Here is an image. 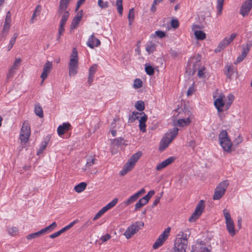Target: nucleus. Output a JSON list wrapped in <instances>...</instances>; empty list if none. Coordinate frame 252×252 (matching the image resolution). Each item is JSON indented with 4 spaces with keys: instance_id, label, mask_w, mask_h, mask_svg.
I'll use <instances>...</instances> for the list:
<instances>
[{
    "instance_id": "nucleus-1",
    "label": "nucleus",
    "mask_w": 252,
    "mask_h": 252,
    "mask_svg": "<svg viewBox=\"0 0 252 252\" xmlns=\"http://www.w3.org/2000/svg\"><path fill=\"white\" fill-rule=\"evenodd\" d=\"M71 0H60L59 5L57 11V15L58 16H62L59 28L58 30V35L57 40H59L64 31V26L67 20L69 13V9H68V5Z\"/></svg>"
},
{
    "instance_id": "nucleus-2",
    "label": "nucleus",
    "mask_w": 252,
    "mask_h": 252,
    "mask_svg": "<svg viewBox=\"0 0 252 252\" xmlns=\"http://www.w3.org/2000/svg\"><path fill=\"white\" fill-rule=\"evenodd\" d=\"M79 68V58L78 52L76 48L72 50L68 63V75L69 76H75L78 73Z\"/></svg>"
},
{
    "instance_id": "nucleus-3",
    "label": "nucleus",
    "mask_w": 252,
    "mask_h": 252,
    "mask_svg": "<svg viewBox=\"0 0 252 252\" xmlns=\"http://www.w3.org/2000/svg\"><path fill=\"white\" fill-rule=\"evenodd\" d=\"M219 140L220 144L223 150L228 153L231 151L232 143L225 130H222L219 134Z\"/></svg>"
},
{
    "instance_id": "nucleus-4",
    "label": "nucleus",
    "mask_w": 252,
    "mask_h": 252,
    "mask_svg": "<svg viewBox=\"0 0 252 252\" xmlns=\"http://www.w3.org/2000/svg\"><path fill=\"white\" fill-rule=\"evenodd\" d=\"M182 233V237L176 239L174 244L175 252H186V249L188 246V239L187 234H184L183 232Z\"/></svg>"
},
{
    "instance_id": "nucleus-5",
    "label": "nucleus",
    "mask_w": 252,
    "mask_h": 252,
    "mask_svg": "<svg viewBox=\"0 0 252 252\" xmlns=\"http://www.w3.org/2000/svg\"><path fill=\"white\" fill-rule=\"evenodd\" d=\"M229 185V183L228 180H225L219 183L215 189L213 199H220L224 194Z\"/></svg>"
},
{
    "instance_id": "nucleus-6",
    "label": "nucleus",
    "mask_w": 252,
    "mask_h": 252,
    "mask_svg": "<svg viewBox=\"0 0 252 252\" xmlns=\"http://www.w3.org/2000/svg\"><path fill=\"white\" fill-rule=\"evenodd\" d=\"M143 221H136L127 227L124 235L126 239H130L133 235L136 234L140 229L144 226Z\"/></svg>"
},
{
    "instance_id": "nucleus-7",
    "label": "nucleus",
    "mask_w": 252,
    "mask_h": 252,
    "mask_svg": "<svg viewBox=\"0 0 252 252\" xmlns=\"http://www.w3.org/2000/svg\"><path fill=\"white\" fill-rule=\"evenodd\" d=\"M223 214L225 220L226 229L231 236H234L235 234V229L234 228V223L231 219L230 212L228 210L224 209Z\"/></svg>"
},
{
    "instance_id": "nucleus-8",
    "label": "nucleus",
    "mask_w": 252,
    "mask_h": 252,
    "mask_svg": "<svg viewBox=\"0 0 252 252\" xmlns=\"http://www.w3.org/2000/svg\"><path fill=\"white\" fill-rule=\"evenodd\" d=\"M31 135V128L27 122H24L21 129L19 139L21 142L26 143Z\"/></svg>"
},
{
    "instance_id": "nucleus-9",
    "label": "nucleus",
    "mask_w": 252,
    "mask_h": 252,
    "mask_svg": "<svg viewBox=\"0 0 252 252\" xmlns=\"http://www.w3.org/2000/svg\"><path fill=\"white\" fill-rule=\"evenodd\" d=\"M204 209V205L203 200H201L199 201V203L197 205L194 212L189 217V221L192 222H194L202 214Z\"/></svg>"
},
{
    "instance_id": "nucleus-10",
    "label": "nucleus",
    "mask_w": 252,
    "mask_h": 252,
    "mask_svg": "<svg viewBox=\"0 0 252 252\" xmlns=\"http://www.w3.org/2000/svg\"><path fill=\"white\" fill-rule=\"evenodd\" d=\"M170 231V228H166L162 234L158 237V239L156 241L153 246L154 249H157L160 247L163 243L165 241L169 236Z\"/></svg>"
},
{
    "instance_id": "nucleus-11",
    "label": "nucleus",
    "mask_w": 252,
    "mask_h": 252,
    "mask_svg": "<svg viewBox=\"0 0 252 252\" xmlns=\"http://www.w3.org/2000/svg\"><path fill=\"white\" fill-rule=\"evenodd\" d=\"M252 8V0H246L242 5L240 13L245 17L248 15Z\"/></svg>"
},
{
    "instance_id": "nucleus-12",
    "label": "nucleus",
    "mask_w": 252,
    "mask_h": 252,
    "mask_svg": "<svg viewBox=\"0 0 252 252\" xmlns=\"http://www.w3.org/2000/svg\"><path fill=\"white\" fill-rule=\"evenodd\" d=\"M237 34L235 33H232L229 37L224 38L218 45V49L219 51L228 46L235 38Z\"/></svg>"
},
{
    "instance_id": "nucleus-13",
    "label": "nucleus",
    "mask_w": 252,
    "mask_h": 252,
    "mask_svg": "<svg viewBox=\"0 0 252 252\" xmlns=\"http://www.w3.org/2000/svg\"><path fill=\"white\" fill-rule=\"evenodd\" d=\"M145 190L144 189H141L140 190L136 192L131 196H130L127 200L124 202V204L126 206H128L132 203L136 201L138 198L142 194L145 193Z\"/></svg>"
},
{
    "instance_id": "nucleus-14",
    "label": "nucleus",
    "mask_w": 252,
    "mask_h": 252,
    "mask_svg": "<svg viewBox=\"0 0 252 252\" xmlns=\"http://www.w3.org/2000/svg\"><path fill=\"white\" fill-rule=\"evenodd\" d=\"M53 66L52 62L47 61L44 64L43 68V71L41 74L40 77L42 82L47 77Z\"/></svg>"
},
{
    "instance_id": "nucleus-15",
    "label": "nucleus",
    "mask_w": 252,
    "mask_h": 252,
    "mask_svg": "<svg viewBox=\"0 0 252 252\" xmlns=\"http://www.w3.org/2000/svg\"><path fill=\"white\" fill-rule=\"evenodd\" d=\"M100 43V41L95 37L94 33L90 36L87 42V46L92 49H93L94 47L99 46Z\"/></svg>"
},
{
    "instance_id": "nucleus-16",
    "label": "nucleus",
    "mask_w": 252,
    "mask_h": 252,
    "mask_svg": "<svg viewBox=\"0 0 252 252\" xmlns=\"http://www.w3.org/2000/svg\"><path fill=\"white\" fill-rule=\"evenodd\" d=\"M224 96L220 95L219 98L214 101V105L219 112H221L223 111V107H225V104L223 101Z\"/></svg>"
},
{
    "instance_id": "nucleus-17",
    "label": "nucleus",
    "mask_w": 252,
    "mask_h": 252,
    "mask_svg": "<svg viewBox=\"0 0 252 252\" xmlns=\"http://www.w3.org/2000/svg\"><path fill=\"white\" fill-rule=\"evenodd\" d=\"M175 158L173 157H170L166 159L165 160L163 161L161 163H159L156 167V169L158 171H160L163 169L164 168L167 166L168 165L172 163Z\"/></svg>"
},
{
    "instance_id": "nucleus-18",
    "label": "nucleus",
    "mask_w": 252,
    "mask_h": 252,
    "mask_svg": "<svg viewBox=\"0 0 252 252\" xmlns=\"http://www.w3.org/2000/svg\"><path fill=\"white\" fill-rule=\"evenodd\" d=\"M70 127V124L68 123H63L62 125L59 126L57 128V132L58 135L61 136L65 132L68 131Z\"/></svg>"
},
{
    "instance_id": "nucleus-19",
    "label": "nucleus",
    "mask_w": 252,
    "mask_h": 252,
    "mask_svg": "<svg viewBox=\"0 0 252 252\" xmlns=\"http://www.w3.org/2000/svg\"><path fill=\"white\" fill-rule=\"evenodd\" d=\"M147 116L144 113H143V115L140 117L139 121V127L140 130L145 132L146 131V122L147 120Z\"/></svg>"
},
{
    "instance_id": "nucleus-20",
    "label": "nucleus",
    "mask_w": 252,
    "mask_h": 252,
    "mask_svg": "<svg viewBox=\"0 0 252 252\" xmlns=\"http://www.w3.org/2000/svg\"><path fill=\"white\" fill-rule=\"evenodd\" d=\"M172 141V138H170L168 136H167L166 134L163 137L161 142L160 145L159 147V149L161 151H163L165 150V148H166L169 144L171 143V142Z\"/></svg>"
},
{
    "instance_id": "nucleus-21",
    "label": "nucleus",
    "mask_w": 252,
    "mask_h": 252,
    "mask_svg": "<svg viewBox=\"0 0 252 252\" xmlns=\"http://www.w3.org/2000/svg\"><path fill=\"white\" fill-rule=\"evenodd\" d=\"M135 164L132 161L128 160L124 165L123 169L120 171L121 175H124L130 171L134 166Z\"/></svg>"
},
{
    "instance_id": "nucleus-22",
    "label": "nucleus",
    "mask_w": 252,
    "mask_h": 252,
    "mask_svg": "<svg viewBox=\"0 0 252 252\" xmlns=\"http://www.w3.org/2000/svg\"><path fill=\"white\" fill-rule=\"evenodd\" d=\"M82 17V13H78L74 18L73 19L71 24L70 26V28L72 29H75L78 26L81 19Z\"/></svg>"
},
{
    "instance_id": "nucleus-23",
    "label": "nucleus",
    "mask_w": 252,
    "mask_h": 252,
    "mask_svg": "<svg viewBox=\"0 0 252 252\" xmlns=\"http://www.w3.org/2000/svg\"><path fill=\"white\" fill-rule=\"evenodd\" d=\"M252 47V41L248 40L246 44L242 46V53L244 55L247 56L249 53L251 47Z\"/></svg>"
},
{
    "instance_id": "nucleus-24",
    "label": "nucleus",
    "mask_w": 252,
    "mask_h": 252,
    "mask_svg": "<svg viewBox=\"0 0 252 252\" xmlns=\"http://www.w3.org/2000/svg\"><path fill=\"white\" fill-rule=\"evenodd\" d=\"M227 71L225 72V74L227 78L231 79L233 76L236 73V69L234 67L231 66H227Z\"/></svg>"
},
{
    "instance_id": "nucleus-25",
    "label": "nucleus",
    "mask_w": 252,
    "mask_h": 252,
    "mask_svg": "<svg viewBox=\"0 0 252 252\" xmlns=\"http://www.w3.org/2000/svg\"><path fill=\"white\" fill-rule=\"evenodd\" d=\"M57 225V224L56 222H54L49 226L41 229V232H42V234L43 235L48 232H51L56 227Z\"/></svg>"
},
{
    "instance_id": "nucleus-26",
    "label": "nucleus",
    "mask_w": 252,
    "mask_h": 252,
    "mask_svg": "<svg viewBox=\"0 0 252 252\" xmlns=\"http://www.w3.org/2000/svg\"><path fill=\"white\" fill-rule=\"evenodd\" d=\"M148 201L143 197L135 205V211H137L148 203Z\"/></svg>"
},
{
    "instance_id": "nucleus-27",
    "label": "nucleus",
    "mask_w": 252,
    "mask_h": 252,
    "mask_svg": "<svg viewBox=\"0 0 252 252\" xmlns=\"http://www.w3.org/2000/svg\"><path fill=\"white\" fill-rule=\"evenodd\" d=\"M143 113L132 112V114L129 117L128 123H133L135 120H138L140 115H143Z\"/></svg>"
},
{
    "instance_id": "nucleus-28",
    "label": "nucleus",
    "mask_w": 252,
    "mask_h": 252,
    "mask_svg": "<svg viewBox=\"0 0 252 252\" xmlns=\"http://www.w3.org/2000/svg\"><path fill=\"white\" fill-rule=\"evenodd\" d=\"M199 63H197V65H199ZM206 73V69L204 66H198L197 68V76L199 78H202L205 77Z\"/></svg>"
},
{
    "instance_id": "nucleus-29",
    "label": "nucleus",
    "mask_w": 252,
    "mask_h": 252,
    "mask_svg": "<svg viewBox=\"0 0 252 252\" xmlns=\"http://www.w3.org/2000/svg\"><path fill=\"white\" fill-rule=\"evenodd\" d=\"M87 184L85 182H81L75 186L74 187V190L77 192H81L83 191L86 188Z\"/></svg>"
},
{
    "instance_id": "nucleus-30",
    "label": "nucleus",
    "mask_w": 252,
    "mask_h": 252,
    "mask_svg": "<svg viewBox=\"0 0 252 252\" xmlns=\"http://www.w3.org/2000/svg\"><path fill=\"white\" fill-rule=\"evenodd\" d=\"M191 122V120L189 118L186 119H181L178 120V124L180 126H188Z\"/></svg>"
},
{
    "instance_id": "nucleus-31",
    "label": "nucleus",
    "mask_w": 252,
    "mask_h": 252,
    "mask_svg": "<svg viewBox=\"0 0 252 252\" xmlns=\"http://www.w3.org/2000/svg\"><path fill=\"white\" fill-rule=\"evenodd\" d=\"M142 152L139 151L136 153L133 154L128 159V160L132 161L134 164H135L136 162L137 161L138 159L142 156Z\"/></svg>"
},
{
    "instance_id": "nucleus-32",
    "label": "nucleus",
    "mask_w": 252,
    "mask_h": 252,
    "mask_svg": "<svg viewBox=\"0 0 252 252\" xmlns=\"http://www.w3.org/2000/svg\"><path fill=\"white\" fill-rule=\"evenodd\" d=\"M194 35L198 40H203L206 37V34L202 31H195Z\"/></svg>"
},
{
    "instance_id": "nucleus-33",
    "label": "nucleus",
    "mask_w": 252,
    "mask_h": 252,
    "mask_svg": "<svg viewBox=\"0 0 252 252\" xmlns=\"http://www.w3.org/2000/svg\"><path fill=\"white\" fill-rule=\"evenodd\" d=\"M224 0H217V15H220L222 13Z\"/></svg>"
},
{
    "instance_id": "nucleus-34",
    "label": "nucleus",
    "mask_w": 252,
    "mask_h": 252,
    "mask_svg": "<svg viewBox=\"0 0 252 252\" xmlns=\"http://www.w3.org/2000/svg\"><path fill=\"white\" fill-rule=\"evenodd\" d=\"M123 0H116V5L119 14L122 16L123 12Z\"/></svg>"
},
{
    "instance_id": "nucleus-35",
    "label": "nucleus",
    "mask_w": 252,
    "mask_h": 252,
    "mask_svg": "<svg viewBox=\"0 0 252 252\" xmlns=\"http://www.w3.org/2000/svg\"><path fill=\"white\" fill-rule=\"evenodd\" d=\"M43 235L41 231L39 230L38 232L31 233L27 236V239L28 240H32L40 237Z\"/></svg>"
},
{
    "instance_id": "nucleus-36",
    "label": "nucleus",
    "mask_w": 252,
    "mask_h": 252,
    "mask_svg": "<svg viewBox=\"0 0 252 252\" xmlns=\"http://www.w3.org/2000/svg\"><path fill=\"white\" fill-rule=\"evenodd\" d=\"M17 70V69L13 68L12 67H11L9 68V71L6 75V80L7 81H8L10 79L13 77Z\"/></svg>"
},
{
    "instance_id": "nucleus-37",
    "label": "nucleus",
    "mask_w": 252,
    "mask_h": 252,
    "mask_svg": "<svg viewBox=\"0 0 252 252\" xmlns=\"http://www.w3.org/2000/svg\"><path fill=\"white\" fill-rule=\"evenodd\" d=\"M34 112L36 115L39 116L40 118H42L43 117V112L42 107L39 104L35 105Z\"/></svg>"
},
{
    "instance_id": "nucleus-38",
    "label": "nucleus",
    "mask_w": 252,
    "mask_h": 252,
    "mask_svg": "<svg viewBox=\"0 0 252 252\" xmlns=\"http://www.w3.org/2000/svg\"><path fill=\"white\" fill-rule=\"evenodd\" d=\"M179 129L177 127L174 128L169 133L166 134L170 138H172V140L177 136L178 134Z\"/></svg>"
},
{
    "instance_id": "nucleus-39",
    "label": "nucleus",
    "mask_w": 252,
    "mask_h": 252,
    "mask_svg": "<svg viewBox=\"0 0 252 252\" xmlns=\"http://www.w3.org/2000/svg\"><path fill=\"white\" fill-rule=\"evenodd\" d=\"M227 99L228 102L225 104L226 109H227L229 108V107L230 106L231 104H232V103L233 102V101L234 100V97L233 95H232L231 94H229L227 96Z\"/></svg>"
},
{
    "instance_id": "nucleus-40",
    "label": "nucleus",
    "mask_w": 252,
    "mask_h": 252,
    "mask_svg": "<svg viewBox=\"0 0 252 252\" xmlns=\"http://www.w3.org/2000/svg\"><path fill=\"white\" fill-rule=\"evenodd\" d=\"M135 107L139 111H142L145 109L144 103L141 100H139L135 103Z\"/></svg>"
},
{
    "instance_id": "nucleus-41",
    "label": "nucleus",
    "mask_w": 252,
    "mask_h": 252,
    "mask_svg": "<svg viewBox=\"0 0 252 252\" xmlns=\"http://www.w3.org/2000/svg\"><path fill=\"white\" fill-rule=\"evenodd\" d=\"M41 10V6L40 5H38L36 6L34 11L32 14V17L31 18V23H32L34 22V20L35 17L37 16V13L39 14Z\"/></svg>"
},
{
    "instance_id": "nucleus-42",
    "label": "nucleus",
    "mask_w": 252,
    "mask_h": 252,
    "mask_svg": "<svg viewBox=\"0 0 252 252\" xmlns=\"http://www.w3.org/2000/svg\"><path fill=\"white\" fill-rule=\"evenodd\" d=\"M96 159L94 157H90L88 158L86 166L87 167H90L95 164Z\"/></svg>"
},
{
    "instance_id": "nucleus-43",
    "label": "nucleus",
    "mask_w": 252,
    "mask_h": 252,
    "mask_svg": "<svg viewBox=\"0 0 252 252\" xmlns=\"http://www.w3.org/2000/svg\"><path fill=\"white\" fill-rule=\"evenodd\" d=\"M142 81L140 79L136 78L134 81L133 87L135 89H139L142 87Z\"/></svg>"
},
{
    "instance_id": "nucleus-44",
    "label": "nucleus",
    "mask_w": 252,
    "mask_h": 252,
    "mask_svg": "<svg viewBox=\"0 0 252 252\" xmlns=\"http://www.w3.org/2000/svg\"><path fill=\"white\" fill-rule=\"evenodd\" d=\"M8 233L11 236H15L18 233V229L16 227H11L7 229Z\"/></svg>"
},
{
    "instance_id": "nucleus-45",
    "label": "nucleus",
    "mask_w": 252,
    "mask_h": 252,
    "mask_svg": "<svg viewBox=\"0 0 252 252\" xmlns=\"http://www.w3.org/2000/svg\"><path fill=\"white\" fill-rule=\"evenodd\" d=\"M97 65L94 64L92 65L89 70V75L94 76V74L97 70Z\"/></svg>"
},
{
    "instance_id": "nucleus-46",
    "label": "nucleus",
    "mask_w": 252,
    "mask_h": 252,
    "mask_svg": "<svg viewBox=\"0 0 252 252\" xmlns=\"http://www.w3.org/2000/svg\"><path fill=\"white\" fill-rule=\"evenodd\" d=\"M156 50L155 45L153 43H150L146 47V50L147 52L150 54Z\"/></svg>"
},
{
    "instance_id": "nucleus-47",
    "label": "nucleus",
    "mask_w": 252,
    "mask_h": 252,
    "mask_svg": "<svg viewBox=\"0 0 252 252\" xmlns=\"http://www.w3.org/2000/svg\"><path fill=\"white\" fill-rule=\"evenodd\" d=\"M97 4L101 8H105L108 7L109 6L108 1H104L102 0H98L97 1Z\"/></svg>"
},
{
    "instance_id": "nucleus-48",
    "label": "nucleus",
    "mask_w": 252,
    "mask_h": 252,
    "mask_svg": "<svg viewBox=\"0 0 252 252\" xmlns=\"http://www.w3.org/2000/svg\"><path fill=\"white\" fill-rule=\"evenodd\" d=\"M10 25H3V29H2V32H1V35L2 36L5 37L7 35V34L9 30L10 29Z\"/></svg>"
},
{
    "instance_id": "nucleus-49",
    "label": "nucleus",
    "mask_w": 252,
    "mask_h": 252,
    "mask_svg": "<svg viewBox=\"0 0 252 252\" xmlns=\"http://www.w3.org/2000/svg\"><path fill=\"white\" fill-rule=\"evenodd\" d=\"M145 71L146 73L149 75H152L154 73V69L151 65H146Z\"/></svg>"
},
{
    "instance_id": "nucleus-50",
    "label": "nucleus",
    "mask_w": 252,
    "mask_h": 252,
    "mask_svg": "<svg viewBox=\"0 0 252 252\" xmlns=\"http://www.w3.org/2000/svg\"><path fill=\"white\" fill-rule=\"evenodd\" d=\"M21 59L20 58H16L13 64L11 66L13 68H15L17 70L19 69L21 65Z\"/></svg>"
},
{
    "instance_id": "nucleus-51",
    "label": "nucleus",
    "mask_w": 252,
    "mask_h": 252,
    "mask_svg": "<svg viewBox=\"0 0 252 252\" xmlns=\"http://www.w3.org/2000/svg\"><path fill=\"white\" fill-rule=\"evenodd\" d=\"M118 202L117 198H114L112 201L109 202L108 204H107L105 206L107 208L108 210L113 208L115 205L117 204Z\"/></svg>"
},
{
    "instance_id": "nucleus-52",
    "label": "nucleus",
    "mask_w": 252,
    "mask_h": 252,
    "mask_svg": "<svg viewBox=\"0 0 252 252\" xmlns=\"http://www.w3.org/2000/svg\"><path fill=\"white\" fill-rule=\"evenodd\" d=\"M47 145V142L44 141L42 142L41 144V145L40 146V148L39 149L38 151L37 152V154H41L46 148Z\"/></svg>"
},
{
    "instance_id": "nucleus-53",
    "label": "nucleus",
    "mask_w": 252,
    "mask_h": 252,
    "mask_svg": "<svg viewBox=\"0 0 252 252\" xmlns=\"http://www.w3.org/2000/svg\"><path fill=\"white\" fill-rule=\"evenodd\" d=\"M63 232H64V231L63 230V229L62 228L59 231L56 232L55 233H53V234H51L50 235H49V237L51 239H54L57 237H58L59 236H60L61 234H62Z\"/></svg>"
},
{
    "instance_id": "nucleus-54",
    "label": "nucleus",
    "mask_w": 252,
    "mask_h": 252,
    "mask_svg": "<svg viewBox=\"0 0 252 252\" xmlns=\"http://www.w3.org/2000/svg\"><path fill=\"white\" fill-rule=\"evenodd\" d=\"M134 10L133 8L129 9L128 14V19L134 20Z\"/></svg>"
},
{
    "instance_id": "nucleus-55",
    "label": "nucleus",
    "mask_w": 252,
    "mask_h": 252,
    "mask_svg": "<svg viewBox=\"0 0 252 252\" xmlns=\"http://www.w3.org/2000/svg\"><path fill=\"white\" fill-rule=\"evenodd\" d=\"M114 143L117 145H120L124 144V139L122 138H116L114 140Z\"/></svg>"
},
{
    "instance_id": "nucleus-56",
    "label": "nucleus",
    "mask_w": 252,
    "mask_h": 252,
    "mask_svg": "<svg viewBox=\"0 0 252 252\" xmlns=\"http://www.w3.org/2000/svg\"><path fill=\"white\" fill-rule=\"evenodd\" d=\"M246 56L244 55L243 54H241L240 56H239L236 60V61L234 62V63L235 64H237L241 62L246 57Z\"/></svg>"
},
{
    "instance_id": "nucleus-57",
    "label": "nucleus",
    "mask_w": 252,
    "mask_h": 252,
    "mask_svg": "<svg viewBox=\"0 0 252 252\" xmlns=\"http://www.w3.org/2000/svg\"><path fill=\"white\" fill-rule=\"evenodd\" d=\"M246 56L244 55L243 54H241L240 56H239L236 60V61L234 62V63L235 64H237L241 62L246 57Z\"/></svg>"
},
{
    "instance_id": "nucleus-58",
    "label": "nucleus",
    "mask_w": 252,
    "mask_h": 252,
    "mask_svg": "<svg viewBox=\"0 0 252 252\" xmlns=\"http://www.w3.org/2000/svg\"><path fill=\"white\" fill-rule=\"evenodd\" d=\"M155 191L154 190H150L149 191L147 194L144 196V197L149 202L150 198L152 197L153 195L155 194Z\"/></svg>"
},
{
    "instance_id": "nucleus-59",
    "label": "nucleus",
    "mask_w": 252,
    "mask_h": 252,
    "mask_svg": "<svg viewBox=\"0 0 252 252\" xmlns=\"http://www.w3.org/2000/svg\"><path fill=\"white\" fill-rule=\"evenodd\" d=\"M194 86L193 85H191V86H190L188 91H187V96H190L191 95H192L193 93V92H194Z\"/></svg>"
},
{
    "instance_id": "nucleus-60",
    "label": "nucleus",
    "mask_w": 252,
    "mask_h": 252,
    "mask_svg": "<svg viewBox=\"0 0 252 252\" xmlns=\"http://www.w3.org/2000/svg\"><path fill=\"white\" fill-rule=\"evenodd\" d=\"M171 25L172 27H173L174 29H176L179 26V22L176 19H173L171 21Z\"/></svg>"
},
{
    "instance_id": "nucleus-61",
    "label": "nucleus",
    "mask_w": 252,
    "mask_h": 252,
    "mask_svg": "<svg viewBox=\"0 0 252 252\" xmlns=\"http://www.w3.org/2000/svg\"><path fill=\"white\" fill-rule=\"evenodd\" d=\"M111 238V236L109 234H106L104 236L100 237V240L103 242H105Z\"/></svg>"
},
{
    "instance_id": "nucleus-62",
    "label": "nucleus",
    "mask_w": 252,
    "mask_h": 252,
    "mask_svg": "<svg viewBox=\"0 0 252 252\" xmlns=\"http://www.w3.org/2000/svg\"><path fill=\"white\" fill-rule=\"evenodd\" d=\"M155 34L159 38H162L165 35V33L163 32L160 31H156Z\"/></svg>"
},
{
    "instance_id": "nucleus-63",
    "label": "nucleus",
    "mask_w": 252,
    "mask_h": 252,
    "mask_svg": "<svg viewBox=\"0 0 252 252\" xmlns=\"http://www.w3.org/2000/svg\"><path fill=\"white\" fill-rule=\"evenodd\" d=\"M17 37H18V34L16 33H14L13 37L10 39L9 42L14 44L16 39Z\"/></svg>"
},
{
    "instance_id": "nucleus-64",
    "label": "nucleus",
    "mask_w": 252,
    "mask_h": 252,
    "mask_svg": "<svg viewBox=\"0 0 252 252\" xmlns=\"http://www.w3.org/2000/svg\"><path fill=\"white\" fill-rule=\"evenodd\" d=\"M103 214L101 213V212L99 211L96 213L95 216L93 218L94 220H96L98 219H99Z\"/></svg>"
}]
</instances>
